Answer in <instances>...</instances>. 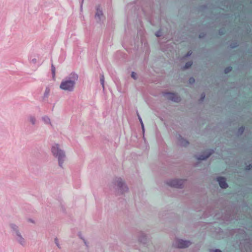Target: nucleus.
<instances>
[{
	"mask_svg": "<svg viewBox=\"0 0 252 252\" xmlns=\"http://www.w3.org/2000/svg\"><path fill=\"white\" fill-rule=\"evenodd\" d=\"M102 14V12L101 11H97V12L96 14V15H97L99 17Z\"/></svg>",
	"mask_w": 252,
	"mask_h": 252,
	"instance_id": "f8f14e48",
	"label": "nucleus"
},
{
	"mask_svg": "<svg viewBox=\"0 0 252 252\" xmlns=\"http://www.w3.org/2000/svg\"><path fill=\"white\" fill-rule=\"evenodd\" d=\"M192 64V63L191 62H189V63H187L186 64V68H189V67H190Z\"/></svg>",
	"mask_w": 252,
	"mask_h": 252,
	"instance_id": "6e6552de",
	"label": "nucleus"
},
{
	"mask_svg": "<svg viewBox=\"0 0 252 252\" xmlns=\"http://www.w3.org/2000/svg\"><path fill=\"white\" fill-rule=\"evenodd\" d=\"M120 184H121V185H122V184H122V183L120 182V184H119V186H120Z\"/></svg>",
	"mask_w": 252,
	"mask_h": 252,
	"instance_id": "a211bd4d",
	"label": "nucleus"
},
{
	"mask_svg": "<svg viewBox=\"0 0 252 252\" xmlns=\"http://www.w3.org/2000/svg\"><path fill=\"white\" fill-rule=\"evenodd\" d=\"M231 69H229V68H227L225 69V71L226 73L228 72V71H229V70H230Z\"/></svg>",
	"mask_w": 252,
	"mask_h": 252,
	"instance_id": "4468645a",
	"label": "nucleus"
},
{
	"mask_svg": "<svg viewBox=\"0 0 252 252\" xmlns=\"http://www.w3.org/2000/svg\"><path fill=\"white\" fill-rule=\"evenodd\" d=\"M183 183V182L182 180L175 179L169 181L168 184L171 187L181 188Z\"/></svg>",
	"mask_w": 252,
	"mask_h": 252,
	"instance_id": "20e7f679",
	"label": "nucleus"
},
{
	"mask_svg": "<svg viewBox=\"0 0 252 252\" xmlns=\"http://www.w3.org/2000/svg\"><path fill=\"white\" fill-rule=\"evenodd\" d=\"M31 121L32 122V124H34V121H35V120H34V118H31Z\"/></svg>",
	"mask_w": 252,
	"mask_h": 252,
	"instance_id": "ddd939ff",
	"label": "nucleus"
},
{
	"mask_svg": "<svg viewBox=\"0 0 252 252\" xmlns=\"http://www.w3.org/2000/svg\"><path fill=\"white\" fill-rule=\"evenodd\" d=\"M52 151L53 154L56 157H58L59 164L61 166V159L64 158V154L63 152L59 149V145H56L52 147Z\"/></svg>",
	"mask_w": 252,
	"mask_h": 252,
	"instance_id": "f03ea898",
	"label": "nucleus"
},
{
	"mask_svg": "<svg viewBox=\"0 0 252 252\" xmlns=\"http://www.w3.org/2000/svg\"><path fill=\"white\" fill-rule=\"evenodd\" d=\"M167 97L174 101L177 102L180 100V98L176 94H168Z\"/></svg>",
	"mask_w": 252,
	"mask_h": 252,
	"instance_id": "423d86ee",
	"label": "nucleus"
},
{
	"mask_svg": "<svg viewBox=\"0 0 252 252\" xmlns=\"http://www.w3.org/2000/svg\"><path fill=\"white\" fill-rule=\"evenodd\" d=\"M215 252H221L220 250H216Z\"/></svg>",
	"mask_w": 252,
	"mask_h": 252,
	"instance_id": "2eb2a0df",
	"label": "nucleus"
},
{
	"mask_svg": "<svg viewBox=\"0 0 252 252\" xmlns=\"http://www.w3.org/2000/svg\"><path fill=\"white\" fill-rule=\"evenodd\" d=\"M52 71L53 75H54L55 73V68L53 66V65L52 66Z\"/></svg>",
	"mask_w": 252,
	"mask_h": 252,
	"instance_id": "9b49d317",
	"label": "nucleus"
},
{
	"mask_svg": "<svg viewBox=\"0 0 252 252\" xmlns=\"http://www.w3.org/2000/svg\"><path fill=\"white\" fill-rule=\"evenodd\" d=\"M218 181L219 183V185L221 188H226L227 187V185L225 182V179L223 178L220 177L218 178Z\"/></svg>",
	"mask_w": 252,
	"mask_h": 252,
	"instance_id": "39448f33",
	"label": "nucleus"
},
{
	"mask_svg": "<svg viewBox=\"0 0 252 252\" xmlns=\"http://www.w3.org/2000/svg\"><path fill=\"white\" fill-rule=\"evenodd\" d=\"M211 154L210 152H207V154L205 155V156H201L199 157L198 158L200 160H204L209 157V156Z\"/></svg>",
	"mask_w": 252,
	"mask_h": 252,
	"instance_id": "0eeeda50",
	"label": "nucleus"
},
{
	"mask_svg": "<svg viewBox=\"0 0 252 252\" xmlns=\"http://www.w3.org/2000/svg\"><path fill=\"white\" fill-rule=\"evenodd\" d=\"M71 78L73 80H65L63 81L60 85V88L64 90L71 91L73 90L75 85V81L78 78L77 75L75 74H71Z\"/></svg>",
	"mask_w": 252,
	"mask_h": 252,
	"instance_id": "f257e3e1",
	"label": "nucleus"
},
{
	"mask_svg": "<svg viewBox=\"0 0 252 252\" xmlns=\"http://www.w3.org/2000/svg\"><path fill=\"white\" fill-rule=\"evenodd\" d=\"M32 61L34 62V63H35L36 62V59H34L32 60Z\"/></svg>",
	"mask_w": 252,
	"mask_h": 252,
	"instance_id": "f3484780",
	"label": "nucleus"
},
{
	"mask_svg": "<svg viewBox=\"0 0 252 252\" xmlns=\"http://www.w3.org/2000/svg\"><path fill=\"white\" fill-rule=\"evenodd\" d=\"M131 77L133 79H135L136 78V74L135 73H134V72H132V73H131Z\"/></svg>",
	"mask_w": 252,
	"mask_h": 252,
	"instance_id": "1a4fd4ad",
	"label": "nucleus"
},
{
	"mask_svg": "<svg viewBox=\"0 0 252 252\" xmlns=\"http://www.w3.org/2000/svg\"><path fill=\"white\" fill-rule=\"evenodd\" d=\"M191 81L193 82L194 81V79H190V82H191Z\"/></svg>",
	"mask_w": 252,
	"mask_h": 252,
	"instance_id": "dca6fc26",
	"label": "nucleus"
},
{
	"mask_svg": "<svg viewBox=\"0 0 252 252\" xmlns=\"http://www.w3.org/2000/svg\"><path fill=\"white\" fill-rule=\"evenodd\" d=\"M190 54H191V53L189 54V52H188V55H189Z\"/></svg>",
	"mask_w": 252,
	"mask_h": 252,
	"instance_id": "6ab92c4d",
	"label": "nucleus"
},
{
	"mask_svg": "<svg viewBox=\"0 0 252 252\" xmlns=\"http://www.w3.org/2000/svg\"><path fill=\"white\" fill-rule=\"evenodd\" d=\"M190 245V242L179 239L176 240L174 243L175 246L179 248H186L189 247Z\"/></svg>",
	"mask_w": 252,
	"mask_h": 252,
	"instance_id": "7ed1b4c3",
	"label": "nucleus"
},
{
	"mask_svg": "<svg viewBox=\"0 0 252 252\" xmlns=\"http://www.w3.org/2000/svg\"><path fill=\"white\" fill-rule=\"evenodd\" d=\"M187 144H188V142L187 141H186L185 140H184V142H182L181 143V145H182L183 146H186Z\"/></svg>",
	"mask_w": 252,
	"mask_h": 252,
	"instance_id": "9d476101",
	"label": "nucleus"
}]
</instances>
